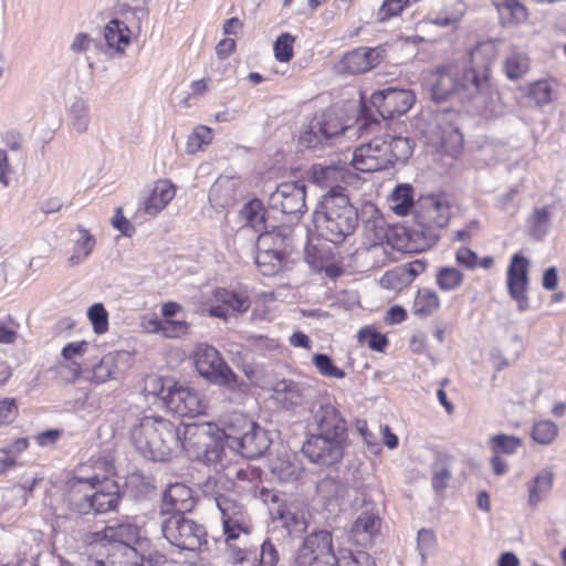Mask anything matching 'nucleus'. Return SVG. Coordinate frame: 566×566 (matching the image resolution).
I'll return each mask as SVG.
<instances>
[{
    "label": "nucleus",
    "mask_w": 566,
    "mask_h": 566,
    "mask_svg": "<svg viewBox=\"0 0 566 566\" xmlns=\"http://www.w3.org/2000/svg\"><path fill=\"white\" fill-rule=\"evenodd\" d=\"M440 305L437 293L429 289L420 290L413 302V313L420 316H429Z\"/></svg>",
    "instance_id": "obj_45"
},
{
    "label": "nucleus",
    "mask_w": 566,
    "mask_h": 566,
    "mask_svg": "<svg viewBox=\"0 0 566 566\" xmlns=\"http://www.w3.org/2000/svg\"><path fill=\"white\" fill-rule=\"evenodd\" d=\"M164 406L180 417H196L202 415L206 409V402L200 394L179 382L169 386L167 394L164 395Z\"/></svg>",
    "instance_id": "obj_15"
},
{
    "label": "nucleus",
    "mask_w": 566,
    "mask_h": 566,
    "mask_svg": "<svg viewBox=\"0 0 566 566\" xmlns=\"http://www.w3.org/2000/svg\"><path fill=\"white\" fill-rule=\"evenodd\" d=\"M530 262L520 254H514L507 269V289L510 296L517 303L520 312L528 310L527 297Z\"/></svg>",
    "instance_id": "obj_19"
},
{
    "label": "nucleus",
    "mask_w": 566,
    "mask_h": 566,
    "mask_svg": "<svg viewBox=\"0 0 566 566\" xmlns=\"http://www.w3.org/2000/svg\"><path fill=\"white\" fill-rule=\"evenodd\" d=\"M30 446L28 438H17L8 442L0 449V453L8 458L18 461L19 455L25 451Z\"/></svg>",
    "instance_id": "obj_61"
},
{
    "label": "nucleus",
    "mask_w": 566,
    "mask_h": 566,
    "mask_svg": "<svg viewBox=\"0 0 566 566\" xmlns=\"http://www.w3.org/2000/svg\"><path fill=\"white\" fill-rule=\"evenodd\" d=\"M240 185L241 181L238 177L220 176L209 191L210 203L216 208H226L232 205Z\"/></svg>",
    "instance_id": "obj_26"
},
{
    "label": "nucleus",
    "mask_w": 566,
    "mask_h": 566,
    "mask_svg": "<svg viewBox=\"0 0 566 566\" xmlns=\"http://www.w3.org/2000/svg\"><path fill=\"white\" fill-rule=\"evenodd\" d=\"M415 220L428 240V245L438 241L440 230L449 224L452 200L446 193L421 196L416 202Z\"/></svg>",
    "instance_id": "obj_9"
},
{
    "label": "nucleus",
    "mask_w": 566,
    "mask_h": 566,
    "mask_svg": "<svg viewBox=\"0 0 566 566\" xmlns=\"http://www.w3.org/2000/svg\"><path fill=\"white\" fill-rule=\"evenodd\" d=\"M195 365L203 378L211 384L234 389L238 377L211 345L200 344L195 350Z\"/></svg>",
    "instance_id": "obj_11"
},
{
    "label": "nucleus",
    "mask_w": 566,
    "mask_h": 566,
    "mask_svg": "<svg viewBox=\"0 0 566 566\" xmlns=\"http://www.w3.org/2000/svg\"><path fill=\"white\" fill-rule=\"evenodd\" d=\"M98 478H72L66 483L65 501L69 507L80 514L91 513V499L94 495L95 483Z\"/></svg>",
    "instance_id": "obj_22"
},
{
    "label": "nucleus",
    "mask_w": 566,
    "mask_h": 566,
    "mask_svg": "<svg viewBox=\"0 0 566 566\" xmlns=\"http://www.w3.org/2000/svg\"><path fill=\"white\" fill-rule=\"evenodd\" d=\"M295 38L290 33H282L274 42V56L280 62H289L292 60L294 51L293 44Z\"/></svg>",
    "instance_id": "obj_52"
},
{
    "label": "nucleus",
    "mask_w": 566,
    "mask_h": 566,
    "mask_svg": "<svg viewBox=\"0 0 566 566\" xmlns=\"http://www.w3.org/2000/svg\"><path fill=\"white\" fill-rule=\"evenodd\" d=\"M359 222V211L350 202L346 190L332 187L318 201L314 211V224L318 235L334 244L350 237Z\"/></svg>",
    "instance_id": "obj_1"
},
{
    "label": "nucleus",
    "mask_w": 566,
    "mask_h": 566,
    "mask_svg": "<svg viewBox=\"0 0 566 566\" xmlns=\"http://www.w3.org/2000/svg\"><path fill=\"white\" fill-rule=\"evenodd\" d=\"M557 432L558 429L554 422L549 420H541L534 423L532 438L536 443L547 446L555 440Z\"/></svg>",
    "instance_id": "obj_51"
},
{
    "label": "nucleus",
    "mask_w": 566,
    "mask_h": 566,
    "mask_svg": "<svg viewBox=\"0 0 566 566\" xmlns=\"http://www.w3.org/2000/svg\"><path fill=\"white\" fill-rule=\"evenodd\" d=\"M553 472L544 469L528 483V503L532 506H536L547 496L553 486Z\"/></svg>",
    "instance_id": "obj_39"
},
{
    "label": "nucleus",
    "mask_w": 566,
    "mask_h": 566,
    "mask_svg": "<svg viewBox=\"0 0 566 566\" xmlns=\"http://www.w3.org/2000/svg\"><path fill=\"white\" fill-rule=\"evenodd\" d=\"M503 25H517L527 20L526 8L518 0H493Z\"/></svg>",
    "instance_id": "obj_34"
},
{
    "label": "nucleus",
    "mask_w": 566,
    "mask_h": 566,
    "mask_svg": "<svg viewBox=\"0 0 566 566\" xmlns=\"http://www.w3.org/2000/svg\"><path fill=\"white\" fill-rule=\"evenodd\" d=\"M160 527L167 542L180 551L195 552L206 543L205 527L184 512H175L164 517Z\"/></svg>",
    "instance_id": "obj_10"
},
{
    "label": "nucleus",
    "mask_w": 566,
    "mask_h": 566,
    "mask_svg": "<svg viewBox=\"0 0 566 566\" xmlns=\"http://www.w3.org/2000/svg\"><path fill=\"white\" fill-rule=\"evenodd\" d=\"M179 426L168 419L145 416L130 429L136 450L153 461H168L180 454Z\"/></svg>",
    "instance_id": "obj_2"
},
{
    "label": "nucleus",
    "mask_w": 566,
    "mask_h": 566,
    "mask_svg": "<svg viewBox=\"0 0 566 566\" xmlns=\"http://www.w3.org/2000/svg\"><path fill=\"white\" fill-rule=\"evenodd\" d=\"M395 203L392 210L398 216H406L413 206V189L410 185H398L391 193Z\"/></svg>",
    "instance_id": "obj_44"
},
{
    "label": "nucleus",
    "mask_w": 566,
    "mask_h": 566,
    "mask_svg": "<svg viewBox=\"0 0 566 566\" xmlns=\"http://www.w3.org/2000/svg\"><path fill=\"white\" fill-rule=\"evenodd\" d=\"M88 319L96 334H104L108 329V313L102 303L93 304L87 311Z\"/></svg>",
    "instance_id": "obj_53"
},
{
    "label": "nucleus",
    "mask_w": 566,
    "mask_h": 566,
    "mask_svg": "<svg viewBox=\"0 0 566 566\" xmlns=\"http://www.w3.org/2000/svg\"><path fill=\"white\" fill-rule=\"evenodd\" d=\"M385 56L386 50L382 46H360L344 54L337 69L340 73L352 75L365 73L378 66Z\"/></svg>",
    "instance_id": "obj_17"
},
{
    "label": "nucleus",
    "mask_w": 566,
    "mask_h": 566,
    "mask_svg": "<svg viewBox=\"0 0 566 566\" xmlns=\"http://www.w3.org/2000/svg\"><path fill=\"white\" fill-rule=\"evenodd\" d=\"M70 127L77 135H84L88 132L92 117L91 107L83 98L75 99L69 108Z\"/></svg>",
    "instance_id": "obj_35"
},
{
    "label": "nucleus",
    "mask_w": 566,
    "mask_h": 566,
    "mask_svg": "<svg viewBox=\"0 0 566 566\" xmlns=\"http://www.w3.org/2000/svg\"><path fill=\"white\" fill-rule=\"evenodd\" d=\"M117 373V367L115 363V356L105 355L102 357L98 364H96L92 368V375L90 380L95 384H102L107 381L111 378H114Z\"/></svg>",
    "instance_id": "obj_48"
},
{
    "label": "nucleus",
    "mask_w": 566,
    "mask_h": 566,
    "mask_svg": "<svg viewBox=\"0 0 566 566\" xmlns=\"http://www.w3.org/2000/svg\"><path fill=\"white\" fill-rule=\"evenodd\" d=\"M213 298L217 305L209 308V314L222 319H228L231 314L244 313L251 306L249 295L242 291L218 287L213 291Z\"/></svg>",
    "instance_id": "obj_21"
},
{
    "label": "nucleus",
    "mask_w": 566,
    "mask_h": 566,
    "mask_svg": "<svg viewBox=\"0 0 566 566\" xmlns=\"http://www.w3.org/2000/svg\"><path fill=\"white\" fill-rule=\"evenodd\" d=\"M415 143L408 137L385 135L358 146L352 156V166L363 172L387 169L396 161H406Z\"/></svg>",
    "instance_id": "obj_5"
},
{
    "label": "nucleus",
    "mask_w": 566,
    "mask_h": 566,
    "mask_svg": "<svg viewBox=\"0 0 566 566\" xmlns=\"http://www.w3.org/2000/svg\"><path fill=\"white\" fill-rule=\"evenodd\" d=\"M530 69L527 56L518 51L513 50L506 57L504 63V72L511 80L522 77Z\"/></svg>",
    "instance_id": "obj_46"
},
{
    "label": "nucleus",
    "mask_w": 566,
    "mask_h": 566,
    "mask_svg": "<svg viewBox=\"0 0 566 566\" xmlns=\"http://www.w3.org/2000/svg\"><path fill=\"white\" fill-rule=\"evenodd\" d=\"M346 127L333 109L315 115L308 128L298 138L300 145L310 149H318L342 134Z\"/></svg>",
    "instance_id": "obj_12"
},
{
    "label": "nucleus",
    "mask_w": 566,
    "mask_h": 566,
    "mask_svg": "<svg viewBox=\"0 0 566 566\" xmlns=\"http://www.w3.org/2000/svg\"><path fill=\"white\" fill-rule=\"evenodd\" d=\"M431 96L437 102L449 98L452 94H458L455 70L452 66H441L428 78Z\"/></svg>",
    "instance_id": "obj_24"
},
{
    "label": "nucleus",
    "mask_w": 566,
    "mask_h": 566,
    "mask_svg": "<svg viewBox=\"0 0 566 566\" xmlns=\"http://www.w3.org/2000/svg\"><path fill=\"white\" fill-rule=\"evenodd\" d=\"M522 444V440L515 436L500 433L490 438V448L494 454H514Z\"/></svg>",
    "instance_id": "obj_47"
},
{
    "label": "nucleus",
    "mask_w": 566,
    "mask_h": 566,
    "mask_svg": "<svg viewBox=\"0 0 566 566\" xmlns=\"http://www.w3.org/2000/svg\"><path fill=\"white\" fill-rule=\"evenodd\" d=\"M346 441L345 439L315 432L307 437L302 451L314 463L332 465L342 460Z\"/></svg>",
    "instance_id": "obj_14"
},
{
    "label": "nucleus",
    "mask_w": 566,
    "mask_h": 566,
    "mask_svg": "<svg viewBox=\"0 0 566 566\" xmlns=\"http://www.w3.org/2000/svg\"><path fill=\"white\" fill-rule=\"evenodd\" d=\"M92 549L96 555H104L105 551L117 549L119 545H130L137 536V528L127 523L106 526L92 534Z\"/></svg>",
    "instance_id": "obj_18"
},
{
    "label": "nucleus",
    "mask_w": 566,
    "mask_h": 566,
    "mask_svg": "<svg viewBox=\"0 0 566 566\" xmlns=\"http://www.w3.org/2000/svg\"><path fill=\"white\" fill-rule=\"evenodd\" d=\"M409 3V0H384L377 15L379 21H386L398 15Z\"/></svg>",
    "instance_id": "obj_58"
},
{
    "label": "nucleus",
    "mask_w": 566,
    "mask_h": 566,
    "mask_svg": "<svg viewBox=\"0 0 566 566\" xmlns=\"http://www.w3.org/2000/svg\"><path fill=\"white\" fill-rule=\"evenodd\" d=\"M464 282V274L453 266H441L436 274V283L443 292L458 290Z\"/></svg>",
    "instance_id": "obj_43"
},
{
    "label": "nucleus",
    "mask_w": 566,
    "mask_h": 566,
    "mask_svg": "<svg viewBox=\"0 0 566 566\" xmlns=\"http://www.w3.org/2000/svg\"><path fill=\"white\" fill-rule=\"evenodd\" d=\"M347 169L346 165H313L311 169V178L318 186L327 187L334 182L344 181Z\"/></svg>",
    "instance_id": "obj_37"
},
{
    "label": "nucleus",
    "mask_w": 566,
    "mask_h": 566,
    "mask_svg": "<svg viewBox=\"0 0 566 566\" xmlns=\"http://www.w3.org/2000/svg\"><path fill=\"white\" fill-rule=\"evenodd\" d=\"M552 223V212L549 207H536L528 218V228L531 235L536 240H542L549 231Z\"/></svg>",
    "instance_id": "obj_41"
},
{
    "label": "nucleus",
    "mask_w": 566,
    "mask_h": 566,
    "mask_svg": "<svg viewBox=\"0 0 566 566\" xmlns=\"http://www.w3.org/2000/svg\"><path fill=\"white\" fill-rule=\"evenodd\" d=\"M359 219H361L365 235L370 242L377 243L382 240L385 237V219L374 203L366 202L361 206Z\"/></svg>",
    "instance_id": "obj_28"
},
{
    "label": "nucleus",
    "mask_w": 566,
    "mask_h": 566,
    "mask_svg": "<svg viewBox=\"0 0 566 566\" xmlns=\"http://www.w3.org/2000/svg\"><path fill=\"white\" fill-rule=\"evenodd\" d=\"M212 140V130L203 125L197 126L188 136L186 150L188 154H196L203 146L209 145Z\"/></svg>",
    "instance_id": "obj_50"
},
{
    "label": "nucleus",
    "mask_w": 566,
    "mask_h": 566,
    "mask_svg": "<svg viewBox=\"0 0 566 566\" xmlns=\"http://www.w3.org/2000/svg\"><path fill=\"white\" fill-rule=\"evenodd\" d=\"M381 520L373 510L361 512L352 526L354 536L370 541L380 530Z\"/></svg>",
    "instance_id": "obj_36"
},
{
    "label": "nucleus",
    "mask_w": 566,
    "mask_h": 566,
    "mask_svg": "<svg viewBox=\"0 0 566 566\" xmlns=\"http://www.w3.org/2000/svg\"><path fill=\"white\" fill-rule=\"evenodd\" d=\"M434 546L436 535L433 531L429 528H421L418 532L417 548L422 562H424L427 555L434 548Z\"/></svg>",
    "instance_id": "obj_57"
},
{
    "label": "nucleus",
    "mask_w": 566,
    "mask_h": 566,
    "mask_svg": "<svg viewBox=\"0 0 566 566\" xmlns=\"http://www.w3.org/2000/svg\"><path fill=\"white\" fill-rule=\"evenodd\" d=\"M190 497V489L181 483H175L164 493V503L171 505L176 512H182L186 509L185 502Z\"/></svg>",
    "instance_id": "obj_49"
},
{
    "label": "nucleus",
    "mask_w": 566,
    "mask_h": 566,
    "mask_svg": "<svg viewBox=\"0 0 566 566\" xmlns=\"http://www.w3.org/2000/svg\"><path fill=\"white\" fill-rule=\"evenodd\" d=\"M305 186L300 182H282L269 195L268 206L271 211L280 212L298 220L306 211Z\"/></svg>",
    "instance_id": "obj_13"
},
{
    "label": "nucleus",
    "mask_w": 566,
    "mask_h": 566,
    "mask_svg": "<svg viewBox=\"0 0 566 566\" xmlns=\"http://www.w3.org/2000/svg\"><path fill=\"white\" fill-rule=\"evenodd\" d=\"M553 90L547 81H537L531 85L528 97L534 101L536 106H543L553 101Z\"/></svg>",
    "instance_id": "obj_55"
},
{
    "label": "nucleus",
    "mask_w": 566,
    "mask_h": 566,
    "mask_svg": "<svg viewBox=\"0 0 566 566\" xmlns=\"http://www.w3.org/2000/svg\"><path fill=\"white\" fill-rule=\"evenodd\" d=\"M283 527L292 536L303 534L308 527L310 512L297 505H289L277 512Z\"/></svg>",
    "instance_id": "obj_31"
},
{
    "label": "nucleus",
    "mask_w": 566,
    "mask_h": 566,
    "mask_svg": "<svg viewBox=\"0 0 566 566\" xmlns=\"http://www.w3.org/2000/svg\"><path fill=\"white\" fill-rule=\"evenodd\" d=\"M455 261L467 270H474L479 266L478 254L467 247H461L455 251Z\"/></svg>",
    "instance_id": "obj_60"
},
{
    "label": "nucleus",
    "mask_w": 566,
    "mask_h": 566,
    "mask_svg": "<svg viewBox=\"0 0 566 566\" xmlns=\"http://www.w3.org/2000/svg\"><path fill=\"white\" fill-rule=\"evenodd\" d=\"M357 338L360 343H366L369 348L377 352H382L388 344L386 336L377 333L370 326L360 328Z\"/></svg>",
    "instance_id": "obj_54"
},
{
    "label": "nucleus",
    "mask_w": 566,
    "mask_h": 566,
    "mask_svg": "<svg viewBox=\"0 0 566 566\" xmlns=\"http://www.w3.org/2000/svg\"><path fill=\"white\" fill-rule=\"evenodd\" d=\"M283 256L277 251L258 249L255 264L262 275L272 276L281 270Z\"/></svg>",
    "instance_id": "obj_42"
},
{
    "label": "nucleus",
    "mask_w": 566,
    "mask_h": 566,
    "mask_svg": "<svg viewBox=\"0 0 566 566\" xmlns=\"http://www.w3.org/2000/svg\"><path fill=\"white\" fill-rule=\"evenodd\" d=\"M292 229L289 226H270L263 232L259 233L256 240L258 249L277 251L284 255L285 249L291 245Z\"/></svg>",
    "instance_id": "obj_25"
},
{
    "label": "nucleus",
    "mask_w": 566,
    "mask_h": 566,
    "mask_svg": "<svg viewBox=\"0 0 566 566\" xmlns=\"http://www.w3.org/2000/svg\"><path fill=\"white\" fill-rule=\"evenodd\" d=\"M76 238L74 240L73 253L69 258V264L74 266L84 262L93 252L96 245V239L83 226L76 227Z\"/></svg>",
    "instance_id": "obj_33"
},
{
    "label": "nucleus",
    "mask_w": 566,
    "mask_h": 566,
    "mask_svg": "<svg viewBox=\"0 0 566 566\" xmlns=\"http://www.w3.org/2000/svg\"><path fill=\"white\" fill-rule=\"evenodd\" d=\"M132 33L133 31L118 19L111 20L104 28V38L107 45L120 53L128 46Z\"/></svg>",
    "instance_id": "obj_32"
},
{
    "label": "nucleus",
    "mask_w": 566,
    "mask_h": 566,
    "mask_svg": "<svg viewBox=\"0 0 566 566\" xmlns=\"http://www.w3.org/2000/svg\"><path fill=\"white\" fill-rule=\"evenodd\" d=\"M322 494H327L331 497L342 499L345 494V489L333 478L322 480L317 485Z\"/></svg>",
    "instance_id": "obj_64"
},
{
    "label": "nucleus",
    "mask_w": 566,
    "mask_h": 566,
    "mask_svg": "<svg viewBox=\"0 0 566 566\" xmlns=\"http://www.w3.org/2000/svg\"><path fill=\"white\" fill-rule=\"evenodd\" d=\"M226 443L247 459H256L270 448L268 432L241 413H234L223 429Z\"/></svg>",
    "instance_id": "obj_7"
},
{
    "label": "nucleus",
    "mask_w": 566,
    "mask_h": 566,
    "mask_svg": "<svg viewBox=\"0 0 566 566\" xmlns=\"http://www.w3.org/2000/svg\"><path fill=\"white\" fill-rule=\"evenodd\" d=\"M426 270V263L420 260L408 263L407 268L387 272L381 282L398 289L401 284H408Z\"/></svg>",
    "instance_id": "obj_38"
},
{
    "label": "nucleus",
    "mask_w": 566,
    "mask_h": 566,
    "mask_svg": "<svg viewBox=\"0 0 566 566\" xmlns=\"http://www.w3.org/2000/svg\"><path fill=\"white\" fill-rule=\"evenodd\" d=\"M313 361L318 371L326 377H333L337 379L345 377V373L336 367L332 359L325 354L314 355Z\"/></svg>",
    "instance_id": "obj_56"
},
{
    "label": "nucleus",
    "mask_w": 566,
    "mask_h": 566,
    "mask_svg": "<svg viewBox=\"0 0 566 566\" xmlns=\"http://www.w3.org/2000/svg\"><path fill=\"white\" fill-rule=\"evenodd\" d=\"M337 557L333 549V535L329 531H312L297 548L295 566H376L366 552L340 551Z\"/></svg>",
    "instance_id": "obj_3"
},
{
    "label": "nucleus",
    "mask_w": 566,
    "mask_h": 566,
    "mask_svg": "<svg viewBox=\"0 0 566 566\" xmlns=\"http://www.w3.org/2000/svg\"><path fill=\"white\" fill-rule=\"evenodd\" d=\"M175 186L169 180H158L144 200V211L156 216L174 199Z\"/></svg>",
    "instance_id": "obj_27"
},
{
    "label": "nucleus",
    "mask_w": 566,
    "mask_h": 566,
    "mask_svg": "<svg viewBox=\"0 0 566 566\" xmlns=\"http://www.w3.org/2000/svg\"><path fill=\"white\" fill-rule=\"evenodd\" d=\"M143 557L132 545H119L104 555L90 558V566H142Z\"/></svg>",
    "instance_id": "obj_23"
},
{
    "label": "nucleus",
    "mask_w": 566,
    "mask_h": 566,
    "mask_svg": "<svg viewBox=\"0 0 566 566\" xmlns=\"http://www.w3.org/2000/svg\"><path fill=\"white\" fill-rule=\"evenodd\" d=\"M120 495L116 484L112 483L107 491H94L93 499H91V512L95 514H103L115 511L119 504Z\"/></svg>",
    "instance_id": "obj_40"
},
{
    "label": "nucleus",
    "mask_w": 566,
    "mask_h": 566,
    "mask_svg": "<svg viewBox=\"0 0 566 566\" xmlns=\"http://www.w3.org/2000/svg\"><path fill=\"white\" fill-rule=\"evenodd\" d=\"M188 324L184 321L166 319L163 322L161 335L167 338H176L186 335Z\"/></svg>",
    "instance_id": "obj_62"
},
{
    "label": "nucleus",
    "mask_w": 566,
    "mask_h": 566,
    "mask_svg": "<svg viewBox=\"0 0 566 566\" xmlns=\"http://www.w3.org/2000/svg\"><path fill=\"white\" fill-rule=\"evenodd\" d=\"M180 453L185 451L190 459L206 464L221 461L223 453V430L209 422L179 424Z\"/></svg>",
    "instance_id": "obj_6"
},
{
    "label": "nucleus",
    "mask_w": 566,
    "mask_h": 566,
    "mask_svg": "<svg viewBox=\"0 0 566 566\" xmlns=\"http://www.w3.org/2000/svg\"><path fill=\"white\" fill-rule=\"evenodd\" d=\"M415 95L409 90L388 87L371 94L370 102L382 120L406 114L415 103Z\"/></svg>",
    "instance_id": "obj_16"
},
{
    "label": "nucleus",
    "mask_w": 566,
    "mask_h": 566,
    "mask_svg": "<svg viewBox=\"0 0 566 566\" xmlns=\"http://www.w3.org/2000/svg\"><path fill=\"white\" fill-rule=\"evenodd\" d=\"M310 427L315 428L316 433L347 440L346 420L339 410L331 403L321 405L313 411Z\"/></svg>",
    "instance_id": "obj_20"
},
{
    "label": "nucleus",
    "mask_w": 566,
    "mask_h": 566,
    "mask_svg": "<svg viewBox=\"0 0 566 566\" xmlns=\"http://www.w3.org/2000/svg\"><path fill=\"white\" fill-rule=\"evenodd\" d=\"M239 217L243 222L242 231L254 230L255 232L261 233L270 227L263 205L258 199L247 202L241 208Z\"/></svg>",
    "instance_id": "obj_30"
},
{
    "label": "nucleus",
    "mask_w": 566,
    "mask_h": 566,
    "mask_svg": "<svg viewBox=\"0 0 566 566\" xmlns=\"http://www.w3.org/2000/svg\"><path fill=\"white\" fill-rule=\"evenodd\" d=\"M175 381L170 378H164L159 376L150 377L147 381L146 389L155 395L159 396L160 399L164 401V395L167 394L169 386H172Z\"/></svg>",
    "instance_id": "obj_63"
},
{
    "label": "nucleus",
    "mask_w": 566,
    "mask_h": 566,
    "mask_svg": "<svg viewBox=\"0 0 566 566\" xmlns=\"http://www.w3.org/2000/svg\"><path fill=\"white\" fill-rule=\"evenodd\" d=\"M216 504L221 513L224 543L229 558L234 564H244L254 553L249 547L252 532L251 520L233 494H218Z\"/></svg>",
    "instance_id": "obj_4"
},
{
    "label": "nucleus",
    "mask_w": 566,
    "mask_h": 566,
    "mask_svg": "<svg viewBox=\"0 0 566 566\" xmlns=\"http://www.w3.org/2000/svg\"><path fill=\"white\" fill-rule=\"evenodd\" d=\"M308 388L293 380L283 379L274 387L276 399L284 408L292 409L303 403L307 397Z\"/></svg>",
    "instance_id": "obj_29"
},
{
    "label": "nucleus",
    "mask_w": 566,
    "mask_h": 566,
    "mask_svg": "<svg viewBox=\"0 0 566 566\" xmlns=\"http://www.w3.org/2000/svg\"><path fill=\"white\" fill-rule=\"evenodd\" d=\"M87 347L88 343L86 340L69 343L62 348L61 356L64 360L78 365L77 358L82 357L86 353Z\"/></svg>",
    "instance_id": "obj_59"
},
{
    "label": "nucleus",
    "mask_w": 566,
    "mask_h": 566,
    "mask_svg": "<svg viewBox=\"0 0 566 566\" xmlns=\"http://www.w3.org/2000/svg\"><path fill=\"white\" fill-rule=\"evenodd\" d=\"M458 95L474 102L478 111L485 115L497 113V91L489 77L488 66L464 67L455 72Z\"/></svg>",
    "instance_id": "obj_8"
}]
</instances>
